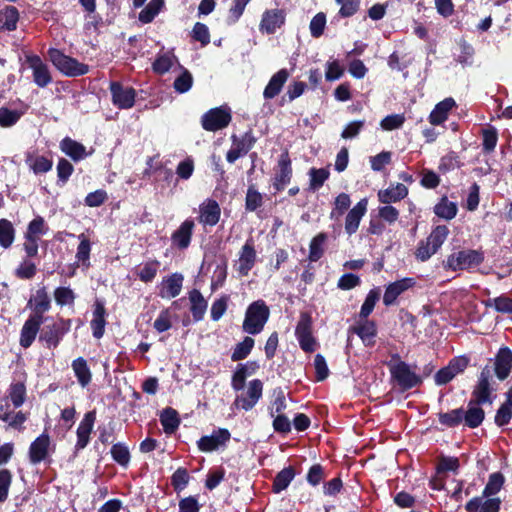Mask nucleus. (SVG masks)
Here are the masks:
<instances>
[{
    "label": "nucleus",
    "instance_id": "54",
    "mask_svg": "<svg viewBox=\"0 0 512 512\" xmlns=\"http://www.w3.org/2000/svg\"><path fill=\"white\" fill-rule=\"evenodd\" d=\"M329 171L325 168H311L309 171L310 189L317 190L323 186L324 182L329 178Z\"/></svg>",
    "mask_w": 512,
    "mask_h": 512
},
{
    "label": "nucleus",
    "instance_id": "15",
    "mask_svg": "<svg viewBox=\"0 0 512 512\" xmlns=\"http://www.w3.org/2000/svg\"><path fill=\"white\" fill-rule=\"evenodd\" d=\"M415 285L413 278H403L387 285L383 296L385 306H391L396 303L397 298L408 289Z\"/></svg>",
    "mask_w": 512,
    "mask_h": 512
},
{
    "label": "nucleus",
    "instance_id": "33",
    "mask_svg": "<svg viewBox=\"0 0 512 512\" xmlns=\"http://www.w3.org/2000/svg\"><path fill=\"white\" fill-rule=\"evenodd\" d=\"M253 144V137L246 134L241 140L234 142L231 149L227 152V161L234 163L240 156L245 155L252 148Z\"/></svg>",
    "mask_w": 512,
    "mask_h": 512
},
{
    "label": "nucleus",
    "instance_id": "63",
    "mask_svg": "<svg viewBox=\"0 0 512 512\" xmlns=\"http://www.w3.org/2000/svg\"><path fill=\"white\" fill-rule=\"evenodd\" d=\"M36 265L31 260L24 259L15 271L20 279H31L36 274Z\"/></svg>",
    "mask_w": 512,
    "mask_h": 512
},
{
    "label": "nucleus",
    "instance_id": "27",
    "mask_svg": "<svg viewBox=\"0 0 512 512\" xmlns=\"http://www.w3.org/2000/svg\"><path fill=\"white\" fill-rule=\"evenodd\" d=\"M288 78L289 72L286 69H281L277 73H275L271 77L270 81L268 82L267 86L264 89V98L273 99L274 97H276L282 90V87L284 86Z\"/></svg>",
    "mask_w": 512,
    "mask_h": 512
},
{
    "label": "nucleus",
    "instance_id": "6",
    "mask_svg": "<svg viewBox=\"0 0 512 512\" xmlns=\"http://www.w3.org/2000/svg\"><path fill=\"white\" fill-rule=\"evenodd\" d=\"M71 320L60 319L52 325H47L40 335V341H44L48 348L58 346L62 337L70 330Z\"/></svg>",
    "mask_w": 512,
    "mask_h": 512
},
{
    "label": "nucleus",
    "instance_id": "31",
    "mask_svg": "<svg viewBox=\"0 0 512 512\" xmlns=\"http://www.w3.org/2000/svg\"><path fill=\"white\" fill-rule=\"evenodd\" d=\"M408 194V189L404 184L397 183L385 190H380L377 194L381 203L390 204L404 199Z\"/></svg>",
    "mask_w": 512,
    "mask_h": 512
},
{
    "label": "nucleus",
    "instance_id": "61",
    "mask_svg": "<svg viewBox=\"0 0 512 512\" xmlns=\"http://www.w3.org/2000/svg\"><path fill=\"white\" fill-rule=\"evenodd\" d=\"M326 26V15L323 12L317 13L310 21L309 29L314 38L320 37Z\"/></svg>",
    "mask_w": 512,
    "mask_h": 512
},
{
    "label": "nucleus",
    "instance_id": "3",
    "mask_svg": "<svg viewBox=\"0 0 512 512\" xmlns=\"http://www.w3.org/2000/svg\"><path fill=\"white\" fill-rule=\"evenodd\" d=\"M449 235V229L445 225L436 226L425 241H421L415 252L416 258L420 261L428 260L437 253Z\"/></svg>",
    "mask_w": 512,
    "mask_h": 512
},
{
    "label": "nucleus",
    "instance_id": "4",
    "mask_svg": "<svg viewBox=\"0 0 512 512\" xmlns=\"http://www.w3.org/2000/svg\"><path fill=\"white\" fill-rule=\"evenodd\" d=\"M299 345L305 352H313L317 343L312 335V318L308 313H302L295 329Z\"/></svg>",
    "mask_w": 512,
    "mask_h": 512
},
{
    "label": "nucleus",
    "instance_id": "64",
    "mask_svg": "<svg viewBox=\"0 0 512 512\" xmlns=\"http://www.w3.org/2000/svg\"><path fill=\"white\" fill-rule=\"evenodd\" d=\"M501 313L512 314V298L507 296H499L489 301V304Z\"/></svg>",
    "mask_w": 512,
    "mask_h": 512
},
{
    "label": "nucleus",
    "instance_id": "20",
    "mask_svg": "<svg viewBox=\"0 0 512 512\" xmlns=\"http://www.w3.org/2000/svg\"><path fill=\"white\" fill-rule=\"evenodd\" d=\"M43 323V316L31 315L24 323L21 329L20 345L24 348L31 346L36 338L41 324Z\"/></svg>",
    "mask_w": 512,
    "mask_h": 512
},
{
    "label": "nucleus",
    "instance_id": "62",
    "mask_svg": "<svg viewBox=\"0 0 512 512\" xmlns=\"http://www.w3.org/2000/svg\"><path fill=\"white\" fill-rule=\"evenodd\" d=\"M113 459L122 466H126L130 461V453L128 448L123 444H115L111 448Z\"/></svg>",
    "mask_w": 512,
    "mask_h": 512
},
{
    "label": "nucleus",
    "instance_id": "30",
    "mask_svg": "<svg viewBox=\"0 0 512 512\" xmlns=\"http://www.w3.org/2000/svg\"><path fill=\"white\" fill-rule=\"evenodd\" d=\"M60 149L63 153H65L76 162L84 159L87 156L85 146L71 139L70 137H65L60 142Z\"/></svg>",
    "mask_w": 512,
    "mask_h": 512
},
{
    "label": "nucleus",
    "instance_id": "56",
    "mask_svg": "<svg viewBox=\"0 0 512 512\" xmlns=\"http://www.w3.org/2000/svg\"><path fill=\"white\" fill-rule=\"evenodd\" d=\"M159 265L158 261L146 262L137 273L139 279L145 283L151 282L158 272Z\"/></svg>",
    "mask_w": 512,
    "mask_h": 512
},
{
    "label": "nucleus",
    "instance_id": "51",
    "mask_svg": "<svg viewBox=\"0 0 512 512\" xmlns=\"http://www.w3.org/2000/svg\"><path fill=\"white\" fill-rule=\"evenodd\" d=\"M12 481V472L7 468L0 469V504L7 501Z\"/></svg>",
    "mask_w": 512,
    "mask_h": 512
},
{
    "label": "nucleus",
    "instance_id": "22",
    "mask_svg": "<svg viewBox=\"0 0 512 512\" xmlns=\"http://www.w3.org/2000/svg\"><path fill=\"white\" fill-rule=\"evenodd\" d=\"M50 437L43 433L37 437L30 445L29 458L32 464H38L43 461L49 453Z\"/></svg>",
    "mask_w": 512,
    "mask_h": 512
},
{
    "label": "nucleus",
    "instance_id": "59",
    "mask_svg": "<svg viewBox=\"0 0 512 512\" xmlns=\"http://www.w3.org/2000/svg\"><path fill=\"white\" fill-rule=\"evenodd\" d=\"M464 411L462 409H454L447 413L439 415V421L441 424L453 427L461 423L463 420Z\"/></svg>",
    "mask_w": 512,
    "mask_h": 512
},
{
    "label": "nucleus",
    "instance_id": "29",
    "mask_svg": "<svg viewBox=\"0 0 512 512\" xmlns=\"http://www.w3.org/2000/svg\"><path fill=\"white\" fill-rule=\"evenodd\" d=\"M456 106L453 98L448 97L439 102L429 115V121L432 125H440L447 118L448 113Z\"/></svg>",
    "mask_w": 512,
    "mask_h": 512
},
{
    "label": "nucleus",
    "instance_id": "48",
    "mask_svg": "<svg viewBox=\"0 0 512 512\" xmlns=\"http://www.w3.org/2000/svg\"><path fill=\"white\" fill-rule=\"evenodd\" d=\"M163 5V0H151L148 5L139 13V20L145 24L150 23L160 12Z\"/></svg>",
    "mask_w": 512,
    "mask_h": 512
},
{
    "label": "nucleus",
    "instance_id": "36",
    "mask_svg": "<svg viewBox=\"0 0 512 512\" xmlns=\"http://www.w3.org/2000/svg\"><path fill=\"white\" fill-rule=\"evenodd\" d=\"M189 301L191 304L190 310L193 318L196 321L201 320L207 310V301L204 299L201 292L196 289L189 293Z\"/></svg>",
    "mask_w": 512,
    "mask_h": 512
},
{
    "label": "nucleus",
    "instance_id": "37",
    "mask_svg": "<svg viewBox=\"0 0 512 512\" xmlns=\"http://www.w3.org/2000/svg\"><path fill=\"white\" fill-rule=\"evenodd\" d=\"M105 324V307L102 303L96 302L91 321V328L95 338L100 339L103 336Z\"/></svg>",
    "mask_w": 512,
    "mask_h": 512
},
{
    "label": "nucleus",
    "instance_id": "39",
    "mask_svg": "<svg viewBox=\"0 0 512 512\" xmlns=\"http://www.w3.org/2000/svg\"><path fill=\"white\" fill-rule=\"evenodd\" d=\"M478 405L476 402L470 401L467 411L464 412L463 419L470 428L478 427L484 419V411Z\"/></svg>",
    "mask_w": 512,
    "mask_h": 512
},
{
    "label": "nucleus",
    "instance_id": "34",
    "mask_svg": "<svg viewBox=\"0 0 512 512\" xmlns=\"http://www.w3.org/2000/svg\"><path fill=\"white\" fill-rule=\"evenodd\" d=\"M71 367L81 387L84 388L90 384L92 380V373L87 361L83 357H78L73 360Z\"/></svg>",
    "mask_w": 512,
    "mask_h": 512
},
{
    "label": "nucleus",
    "instance_id": "58",
    "mask_svg": "<svg viewBox=\"0 0 512 512\" xmlns=\"http://www.w3.org/2000/svg\"><path fill=\"white\" fill-rule=\"evenodd\" d=\"M22 113L17 110H11L6 107L0 108V126L11 127L21 118Z\"/></svg>",
    "mask_w": 512,
    "mask_h": 512
},
{
    "label": "nucleus",
    "instance_id": "9",
    "mask_svg": "<svg viewBox=\"0 0 512 512\" xmlns=\"http://www.w3.org/2000/svg\"><path fill=\"white\" fill-rule=\"evenodd\" d=\"M231 121L230 112L224 108H214L202 116V127L207 131H217L228 126Z\"/></svg>",
    "mask_w": 512,
    "mask_h": 512
},
{
    "label": "nucleus",
    "instance_id": "24",
    "mask_svg": "<svg viewBox=\"0 0 512 512\" xmlns=\"http://www.w3.org/2000/svg\"><path fill=\"white\" fill-rule=\"evenodd\" d=\"M183 276L174 273L164 278L160 284L159 296L164 299H171L178 296L181 292Z\"/></svg>",
    "mask_w": 512,
    "mask_h": 512
},
{
    "label": "nucleus",
    "instance_id": "40",
    "mask_svg": "<svg viewBox=\"0 0 512 512\" xmlns=\"http://www.w3.org/2000/svg\"><path fill=\"white\" fill-rule=\"evenodd\" d=\"M160 421L166 434L174 433L180 424L178 413L172 408L164 409Z\"/></svg>",
    "mask_w": 512,
    "mask_h": 512
},
{
    "label": "nucleus",
    "instance_id": "18",
    "mask_svg": "<svg viewBox=\"0 0 512 512\" xmlns=\"http://www.w3.org/2000/svg\"><path fill=\"white\" fill-rule=\"evenodd\" d=\"M113 103L121 109H128L134 105L135 91L133 88H124L121 84L113 82L110 85Z\"/></svg>",
    "mask_w": 512,
    "mask_h": 512
},
{
    "label": "nucleus",
    "instance_id": "14",
    "mask_svg": "<svg viewBox=\"0 0 512 512\" xmlns=\"http://www.w3.org/2000/svg\"><path fill=\"white\" fill-rule=\"evenodd\" d=\"M292 167L289 155L287 152L281 154L277 169L273 178V187L276 191L283 190L291 181Z\"/></svg>",
    "mask_w": 512,
    "mask_h": 512
},
{
    "label": "nucleus",
    "instance_id": "12",
    "mask_svg": "<svg viewBox=\"0 0 512 512\" xmlns=\"http://www.w3.org/2000/svg\"><path fill=\"white\" fill-rule=\"evenodd\" d=\"M348 334H356L365 346H373L377 335V328L374 321L367 318L359 320L348 329ZM350 336L348 337V340Z\"/></svg>",
    "mask_w": 512,
    "mask_h": 512
},
{
    "label": "nucleus",
    "instance_id": "13",
    "mask_svg": "<svg viewBox=\"0 0 512 512\" xmlns=\"http://www.w3.org/2000/svg\"><path fill=\"white\" fill-rule=\"evenodd\" d=\"M230 432L227 429L219 428L214 430L211 435L201 437L198 442V448L202 452H212L219 449L230 439Z\"/></svg>",
    "mask_w": 512,
    "mask_h": 512
},
{
    "label": "nucleus",
    "instance_id": "35",
    "mask_svg": "<svg viewBox=\"0 0 512 512\" xmlns=\"http://www.w3.org/2000/svg\"><path fill=\"white\" fill-rule=\"evenodd\" d=\"M26 164L29 168L35 173H46L52 169L53 162L42 155H36L33 153H28L26 155Z\"/></svg>",
    "mask_w": 512,
    "mask_h": 512
},
{
    "label": "nucleus",
    "instance_id": "26",
    "mask_svg": "<svg viewBox=\"0 0 512 512\" xmlns=\"http://www.w3.org/2000/svg\"><path fill=\"white\" fill-rule=\"evenodd\" d=\"M194 221L191 219L185 220L171 236L174 245L180 249H186L190 245L192 232L194 229Z\"/></svg>",
    "mask_w": 512,
    "mask_h": 512
},
{
    "label": "nucleus",
    "instance_id": "44",
    "mask_svg": "<svg viewBox=\"0 0 512 512\" xmlns=\"http://www.w3.org/2000/svg\"><path fill=\"white\" fill-rule=\"evenodd\" d=\"M15 239V229L12 223L7 219L0 220V246L7 249Z\"/></svg>",
    "mask_w": 512,
    "mask_h": 512
},
{
    "label": "nucleus",
    "instance_id": "10",
    "mask_svg": "<svg viewBox=\"0 0 512 512\" xmlns=\"http://www.w3.org/2000/svg\"><path fill=\"white\" fill-rule=\"evenodd\" d=\"M257 260V253L253 239H248L238 254L237 271L241 276H247L254 267Z\"/></svg>",
    "mask_w": 512,
    "mask_h": 512
},
{
    "label": "nucleus",
    "instance_id": "60",
    "mask_svg": "<svg viewBox=\"0 0 512 512\" xmlns=\"http://www.w3.org/2000/svg\"><path fill=\"white\" fill-rule=\"evenodd\" d=\"M482 136L484 151L492 152L495 149L498 141L497 130L494 127H488L486 129H483Z\"/></svg>",
    "mask_w": 512,
    "mask_h": 512
},
{
    "label": "nucleus",
    "instance_id": "16",
    "mask_svg": "<svg viewBox=\"0 0 512 512\" xmlns=\"http://www.w3.org/2000/svg\"><path fill=\"white\" fill-rule=\"evenodd\" d=\"M490 369L486 366L480 373V377L476 387L473 390V402L476 404L492 403L491 399V388L489 383Z\"/></svg>",
    "mask_w": 512,
    "mask_h": 512
},
{
    "label": "nucleus",
    "instance_id": "45",
    "mask_svg": "<svg viewBox=\"0 0 512 512\" xmlns=\"http://www.w3.org/2000/svg\"><path fill=\"white\" fill-rule=\"evenodd\" d=\"M295 476L293 468L288 467L281 470L275 477L273 482V491L279 493L285 490Z\"/></svg>",
    "mask_w": 512,
    "mask_h": 512
},
{
    "label": "nucleus",
    "instance_id": "2",
    "mask_svg": "<svg viewBox=\"0 0 512 512\" xmlns=\"http://www.w3.org/2000/svg\"><path fill=\"white\" fill-rule=\"evenodd\" d=\"M48 56L53 65L64 75L68 77H77L85 75L89 71V66L80 63L77 59L65 55L60 50L51 48L48 50Z\"/></svg>",
    "mask_w": 512,
    "mask_h": 512
},
{
    "label": "nucleus",
    "instance_id": "47",
    "mask_svg": "<svg viewBox=\"0 0 512 512\" xmlns=\"http://www.w3.org/2000/svg\"><path fill=\"white\" fill-rule=\"evenodd\" d=\"M177 58L170 52L158 55L153 63V70L158 74H164L170 70Z\"/></svg>",
    "mask_w": 512,
    "mask_h": 512
},
{
    "label": "nucleus",
    "instance_id": "23",
    "mask_svg": "<svg viewBox=\"0 0 512 512\" xmlns=\"http://www.w3.org/2000/svg\"><path fill=\"white\" fill-rule=\"evenodd\" d=\"M367 199H361L347 214L345 219V231L347 234H354L360 224L362 217L367 211Z\"/></svg>",
    "mask_w": 512,
    "mask_h": 512
},
{
    "label": "nucleus",
    "instance_id": "55",
    "mask_svg": "<svg viewBox=\"0 0 512 512\" xmlns=\"http://www.w3.org/2000/svg\"><path fill=\"white\" fill-rule=\"evenodd\" d=\"M351 200L348 194L341 193L335 198L334 208L331 211L330 218L338 219L349 208Z\"/></svg>",
    "mask_w": 512,
    "mask_h": 512
},
{
    "label": "nucleus",
    "instance_id": "52",
    "mask_svg": "<svg viewBox=\"0 0 512 512\" xmlns=\"http://www.w3.org/2000/svg\"><path fill=\"white\" fill-rule=\"evenodd\" d=\"M34 302V314L43 316V313L49 310L50 308V299L46 292L45 288H41L36 292V295L33 299Z\"/></svg>",
    "mask_w": 512,
    "mask_h": 512
},
{
    "label": "nucleus",
    "instance_id": "50",
    "mask_svg": "<svg viewBox=\"0 0 512 512\" xmlns=\"http://www.w3.org/2000/svg\"><path fill=\"white\" fill-rule=\"evenodd\" d=\"M47 231L48 226L46 225L44 218L37 216L28 224L25 236L39 239L41 236L45 235Z\"/></svg>",
    "mask_w": 512,
    "mask_h": 512
},
{
    "label": "nucleus",
    "instance_id": "1",
    "mask_svg": "<svg viewBox=\"0 0 512 512\" xmlns=\"http://www.w3.org/2000/svg\"><path fill=\"white\" fill-rule=\"evenodd\" d=\"M270 311L264 301L251 303L245 313L243 330L248 334H259L269 319Z\"/></svg>",
    "mask_w": 512,
    "mask_h": 512
},
{
    "label": "nucleus",
    "instance_id": "19",
    "mask_svg": "<svg viewBox=\"0 0 512 512\" xmlns=\"http://www.w3.org/2000/svg\"><path fill=\"white\" fill-rule=\"evenodd\" d=\"M494 371L496 377L503 381L512 371V351L508 347L500 348L495 356Z\"/></svg>",
    "mask_w": 512,
    "mask_h": 512
},
{
    "label": "nucleus",
    "instance_id": "38",
    "mask_svg": "<svg viewBox=\"0 0 512 512\" xmlns=\"http://www.w3.org/2000/svg\"><path fill=\"white\" fill-rule=\"evenodd\" d=\"M19 19L18 11L13 6H7L0 11V31H13Z\"/></svg>",
    "mask_w": 512,
    "mask_h": 512
},
{
    "label": "nucleus",
    "instance_id": "25",
    "mask_svg": "<svg viewBox=\"0 0 512 512\" xmlns=\"http://www.w3.org/2000/svg\"><path fill=\"white\" fill-rule=\"evenodd\" d=\"M96 419V415L94 411L87 412L84 415V418L80 422L77 429V443L76 448L78 450L84 449L90 439V434L92 432L94 422Z\"/></svg>",
    "mask_w": 512,
    "mask_h": 512
},
{
    "label": "nucleus",
    "instance_id": "46",
    "mask_svg": "<svg viewBox=\"0 0 512 512\" xmlns=\"http://www.w3.org/2000/svg\"><path fill=\"white\" fill-rule=\"evenodd\" d=\"M8 398L15 408L20 407L26 399V387L22 382L12 383L8 390Z\"/></svg>",
    "mask_w": 512,
    "mask_h": 512
},
{
    "label": "nucleus",
    "instance_id": "7",
    "mask_svg": "<svg viewBox=\"0 0 512 512\" xmlns=\"http://www.w3.org/2000/svg\"><path fill=\"white\" fill-rule=\"evenodd\" d=\"M262 392L263 383L259 379H254L248 383L246 392L235 398L234 406L249 411L262 397Z\"/></svg>",
    "mask_w": 512,
    "mask_h": 512
},
{
    "label": "nucleus",
    "instance_id": "43",
    "mask_svg": "<svg viewBox=\"0 0 512 512\" xmlns=\"http://www.w3.org/2000/svg\"><path fill=\"white\" fill-rule=\"evenodd\" d=\"M78 238L80 243L77 247L76 259L79 264L88 268L90 266L89 257L91 251V243L84 234H80Z\"/></svg>",
    "mask_w": 512,
    "mask_h": 512
},
{
    "label": "nucleus",
    "instance_id": "11",
    "mask_svg": "<svg viewBox=\"0 0 512 512\" xmlns=\"http://www.w3.org/2000/svg\"><path fill=\"white\" fill-rule=\"evenodd\" d=\"M26 61L33 73L34 83L43 88L52 82V76L48 65L37 55L27 56Z\"/></svg>",
    "mask_w": 512,
    "mask_h": 512
},
{
    "label": "nucleus",
    "instance_id": "5",
    "mask_svg": "<svg viewBox=\"0 0 512 512\" xmlns=\"http://www.w3.org/2000/svg\"><path fill=\"white\" fill-rule=\"evenodd\" d=\"M390 372L403 389L413 388L421 382L420 377L411 370L410 366L399 359L390 365Z\"/></svg>",
    "mask_w": 512,
    "mask_h": 512
},
{
    "label": "nucleus",
    "instance_id": "41",
    "mask_svg": "<svg viewBox=\"0 0 512 512\" xmlns=\"http://www.w3.org/2000/svg\"><path fill=\"white\" fill-rule=\"evenodd\" d=\"M326 241L327 235L325 233H319L311 240L308 256L311 262H316L323 256Z\"/></svg>",
    "mask_w": 512,
    "mask_h": 512
},
{
    "label": "nucleus",
    "instance_id": "57",
    "mask_svg": "<svg viewBox=\"0 0 512 512\" xmlns=\"http://www.w3.org/2000/svg\"><path fill=\"white\" fill-rule=\"evenodd\" d=\"M504 483V478L500 473H493L490 475L488 483L486 484L483 496L489 497L497 494L502 488Z\"/></svg>",
    "mask_w": 512,
    "mask_h": 512
},
{
    "label": "nucleus",
    "instance_id": "53",
    "mask_svg": "<svg viewBox=\"0 0 512 512\" xmlns=\"http://www.w3.org/2000/svg\"><path fill=\"white\" fill-rule=\"evenodd\" d=\"M254 346V340L251 337H245L244 340L240 343H238L233 350L232 353V360L233 361H239L244 358H246L249 353L251 352L252 348Z\"/></svg>",
    "mask_w": 512,
    "mask_h": 512
},
{
    "label": "nucleus",
    "instance_id": "8",
    "mask_svg": "<svg viewBox=\"0 0 512 512\" xmlns=\"http://www.w3.org/2000/svg\"><path fill=\"white\" fill-rule=\"evenodd\" d=\"M483 258L480 253L474 250L460 251L452 254L447 258L446 267L456 270H464L482 262Z\"/></svg>",
    "mask_w": 512,
    "mask_h": 512
},
{
    "label": "nucleus",
    "instance_id": "49",
    "mask_svg": "<svg viewBox=\"0 0 512 512\" xmlns=\"http://www.w3.org/2000/svg\"><path fill=\"white\" fill-rule=\"evenodd\" d=\"M379 298H380V291L378 288L370 290L365 298L364 303L361 306V309L359 312V318H361V319L367 318L372 313Z\"/></svg>",
    "mask_w": 512,
    "mask_h": 512
},
{
    "label": "nucleus",
    "instance_id": "21",
    "mask_svg": "<svg viewBox=\"0 0 512 512\" xmlns=\"http://www.w3.org/2000/svg\"><path fill=\"white\" fill-rule=\"evenodd\" d=\"M220 215V206L213 199H207L199 206L198 220L203 225H216L220 219Z\"/></svg>",
    "mask_w": 512,
    "mask_h": 512
},
{
    "label": "nucleus",
    "instance_id": "28",
    "mask_svg": "<svg viewBox=\"0 0 512 512\" xmlns=\"http://www.w3.org/2000/svg\"><path fill=\"white\" fill-rule=\"evenodd\" d=\"M499 508L500 500L498 498L484 500L482 497L471 499L465 506L467 512H498Z\"/></svg>",
    "mask_w": 512,
    "mask_h": 512
},
{
    "label": "nucleus",
    "instance_id": "32",
    "mask_svg": "<svg viewBox=\"0 0 512 512\" xmlns=\"http://www.w3.org/2000/svg\"><path fill=\"white\" fill-rule=\"evenodd\" d=\"M0 420L8 424L9 427L22 430L23 423L27 420V416L22 411L13 412L7 405L0 406Z\"/></svg>",
    "mask_w": 512,
    "mask_h": 512
},
{
    "label": "nucleus",
    "instance_id": "42",
    "mask_svg": "<svg viewBox=\"0 0 512 512\" xmlns=\"http://www.w3.org/2000/svg\"><path fill=\"white\" fill-rule=\"evenodd\" d=\"M458 208L455 202L449 201L447 197H443L434 207L435 214L443 219L451 220L457 214Z\"/></svg>",
    "mask_w": 512,
    "mask_h": 512
},
{
    "label": "nucleus",
    "instance_id": "17",
    "mask_svg": "<svg viewBox=\"0 0 512 512\" xmlns=\"http://www.w3.org/2000/svg\"><path fill=\"white\" fill-rule=\"evenodd\" d=\"M285 22V12L281 9L267 10L263 13L259 25L262 33L273 34Z\"/></svg>",
    "mask_w": 512,
    "mask_h": 512
}]
</instances>
